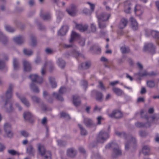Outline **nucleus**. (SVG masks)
<instances>
[{
	"label": "nucleus",
	"mask_w": 159,
	"mask_h": 159,
	"mask_svg": "<svg viewBox=\"0 0 159 159\" xmlns=\"http://www.w3.org/2000/svg\"><path fill=\"white\" fill-rule=\"evenodd\" d=\"M130 1L127 0L124 3L125 11L126 13H129L130 9Z\"/></svg>",
	"instance_id": "nucleus-18"
},
{
	"label": "nucleus",
	"mask_w": 159,
	"mask_h": 159,
	"mask_svg": "<svg viewBox=\"0 0 159 159\" xmlns=\"http://www.w3.org/2000/svg\"><path fill=\"white\" fill-rule=\"evenodd\" d=\"M91 28L92 31L95 32L96 30L95 25L93 24H92L91 25Z\"/></svg>",
	"instance_id": "nucleus-53"
},
{
	"label": "nucleus",
	"mask_w": 159,
	"mask_h": 159,
	"mask_svg": "<svg viewBox=\"0 0 159 159\" xmlns=\"http://www.w3.org/2000/svg\"><path fill=\"white\" fill-rule=\"evenodd\" d=\"M112 90L113 92L118 96L121 95L123 93V91L118 88L113 87Z\"/></svg>",
	"instance_id": "nucleus-27"
},
{
	"label": "nucleus",
	"mask_w": 159,
	"mask_h": 159,
	"mask_svg": "<svg viewBox=\"0 0 159 159\" xmlns=\"http://www.w3.org/2000/svg\"><path fill=\"white\" fill-rule=\"evenodd\" d=\"M20 134L22 135L24 137H27L29 136L28 133L25 131L22 130L20 131Z\"/></svg>",
	"instance_id": "nucleus-50"
},
{
	"label": "nucleus",
	"mask_w": 159,
	"mask_h": 159,
	"mask_svg": "<svg viewBox=\"0 0 159 159\" xmlns=\"http://www.w3.org/2000/svg\"><path fill=\"white\" fill-rule=\"evenodd\" d=\"M130 21L132 29L136 30L138 28V24L134 18L131 17L130 18Z\"/></svg>",
	"instance_id": "nucleus-13"
},
{
	"label": "nucleus",
	"mask_w": 159,
	"mask_h": 159,
	"mask_svg": "<svg viewBox=\"0 0 159 159\" xmlns=\"http://www.w3.org/2000/svg\"><path fill=\"white\" fill-rule=\"evenodd\" d=\"M13 86L12 84H10L5 94L0 98L1 100L5 101V107H9V108H7V111L8 112H11L13 110L11 104L9 102V99L12 97V89Z\"/></svg>",
	"instance_id": "nucleus-1"
},
{
	"label": "nucleus",
	"mask_w": 159,
	"mask_h": 159,
	"mask_svg": "<svg viewBox=\"0 0 159 159\" xmlns=\"http://www.w3.org/2000/svg\"><path fill=\"white\" fill-rule=\"evenodd\" d=\"M13 65L14 69L15 70H16L19 67V64L18 63L17 60L16 58L13 59Z\"/></svg>",
	"instance_id": "nucleus-39"
},
{
	"label": "nucleus",
	"mask_w": 159,
	"mask_h": 159,
	"mask_svg": "<svg viewBox=\"0 0 159 159\" xmlns=\"http://www.w3.org/2000/svg\"><path fill=\"white\" fill-rule=\"evenodd\" d=\"M81 131V134L82 135H85L87 134V132L82 127V125L80 124L78 125Z\"/></svg>",
	"instance_id": "nucleus-42"
},
{
	"label": "nucleus",
	"mask_w": 159,
	"mask_h": 159,
	"mask_svg": "<svg viewBox=\"0 0 159 159\" xmlns=\"http://www.w3.org/2000/svg\"><path fill=\"white\" fill-rule=\"evenodd\" d=\"M23 116L24 119L30 121L33 116L32 114L29 111H26L24 113Z\"/></svg>",
	"instance_id": "nucleus-20"
},
{
	"label": "nucleus",
	"mask_w": 159,
	"mask_h": 159,
	"mask_svg": "<svg viewBox=\"0 0 159 159\" xmlns=\"http://www.w3.org/2000/svg\"><path fill=\"white\" fill-rule=\"evenodd\" d=\"M120 51L123 53H125L129 52V49L128 47L124 46L120 48Z\"/></svg>",
	"instance_id": "nucleus-38"
},
{
	"label": "nucleus",
	"mask_w": 159,
	"mask_h": 159,
	"mask_svg": "<svg viewBox=\"0 0 159 159\" xmlns=\"http://www.w3.org/2000/svg\"><path fill=\"white\" fill-rule=\"evenodd\" d=\"M24 65V70L25 71H29L31 69V65L30 63L26 60H24L23 61Z\"/></svg>",
	"instance_id": "nucleus-14"
},
{
	"label": "nucleus",
	"mask_w": 159,
	"mask_h": 159,
	"mask_svg": "<svg viewBox=\"0 0 159 159\" xmlns=\"http://www.w3.org/2000/svg\"><path fill=\"white\" fill-rule=\"evenodd\" d=\"M116 134L119 136H124L125 135V133L124 132H120L118 131H116L115 132Z\"/></svg>",
	"instance_id": "nucleus-56"
},
{
	"label": "nucleus",
	"mask_w": 159,
	"mask_h": 159,
	"mask_svg": "<svg viewBox=\"0 0 159 159\" xmlns=\"http://www.w3.org/2000/svg\"><path fill=\"white\" fill-rule=\"evenodd\" d=\"M16 94L25 106L28 107L30 106V104L29 102L25 98L19 94L18 93H16Z\"/></svg>",
	"instance_id": "nucleus-11"
},
{
	"label": "nucleus",
	"mask_w": 159,
	"mask_h": 159,
	"mask_svg": "<svg viewBox=\"0 0 159 159\" xmlns=\"http://www.w3.org/2000/svg\"><path fill=\"white\" fill-rule=\"evenodd\" d=\"M67 155L70 157H73L76 154V152L75 150L73 148L68 149L67 151Z\"/></svg>",
	"instance_id": "nucleus-21"
},
{
	"label": "nucleus",
	"mask_w": 159,
	"mask_h": 159,
	"mask_svg": "<svg viewBox=\"0 0 159 159\" xmlns=\"http://www.w3.org/2000/svg\"><path fill=\"white\" fill-rule=\"evenodd\" d=\"M136 140L134 138L131 137V141L129 142V144H131L132 143L134 144L136 143Z\"/></svg>",
	"instance_id": "nucleus-58"
},
{
	"label": "nucleus",
	"mask_w": 159,
	"mask_h": 159,
	"mask_svg": "<svg viewBox=\"0 0 159 159\" xmlns=\"http://www.w3.org/2000/svg\"><path fill=\"white\" fill-rule=\"evenodd\" d=\"M84 124L87 126L91 125L93 123V121L91 119L88 118H85L84 120Z\"/></svg>",
	"instance_id": "nucleus-32"
},
{
	"label": "nucleus",
	"mask_w": 159,
	"mask_h": 159,
	"mask_svg": "<svg viewBox=\"0 0 159 159\" xmlns=\"http://www.w3.org/2000/svg\"><path fill=\"white\" fill-rule=\"evenodd\" d=\"M106 148H111L112 149V156L115 158L121 154V151L118 145L115 143H111L107 144L105 146Z\"/></svg>",
	"instance_id": "nucleus-3"
},
{
	"label": "nucleus",
	"mask_w": 159,
	"mask_h": 159,
	"mask_svg": "<svg viewBox=\"0 0 159 159\" xmlns=\"http://www.w3.org/2000/svg\"><path fill=\"white\" fill-rule=\"evenodd\" d=\"M74 49L72 51L71 54L72 56L77 57L80 56V54L76 50L77 48L76 47H74Z\"/></svg>",
	"instance_id": "nucleus-34"
},
{
	"label": "nucleus",
	"mask_w": 159,
	"mask_h": 159,
	"mask_svg": "<svg viewBox=\"0 0 159 159\" xmlns=\"http://www.w3.org/2000/svg\"><path fill=\"white\" fill-rule=\"evenodd\" d=\"M93 94H96V98L97 100L99 101H101L102 98V93L99 92H98L96 90H93L92 92Z\"/></svg>",
	"instance_id": "nucleus-19"
},
{
	"label": "nucleus",
	"mask_w": 159,
	"mask_h": 159,
	"mask_svg": "<svg viewBox=\"0 0 159 159\" xmlns=\"http://www.w3.org/2000/svg\"><path fill=\"white\" fill-rule=\"evenodd\" d=\"M142 152L144 155H148L150 152V148L148 146H144L142 149Z\"/></svg>",
	"instance_id": "nucleus-28"
},
{
	"label": "nucleus",
	"mask_w": 159,
	"mask_h": 159,
	"mask_svg": "<svg viewBox=\"0 0 159 159\" xmlns=\"http://www.w3.org/2000/svg\"><path fill=\"white\" fill-rule=\"evenodd\" d=\"M134 11L136 15L140 16L143 12V8L140 5L137 4L134 7Z\"/></svg>",
	"instance_id": "nucleus-10"
},
{
	"label": "nucleus",
	"mask_w": 159,
	"mask_h": 159,
	"mask_svg": "<svg viewBox=\"0 0 159 159\" xmlns=\"http://www.w3.org/2000/svg\"><path fill=\"white\" fill-rule=\"evenodd\" d=\"M119 83V81H115L113 82H111L110 83V84L112 86H114L117 84Z\"/></svg>",
	"instance_id": "nucleus-57"
},
{
	"label": "nucleus",
	"mask_w": 159,
	"mask_h": 159,
	"mask_svg": "<svg viewBox=\"0 0 159 159\" xmlns=\"http://www.w3.org/2000/svg\"><path fill=\"white\" fill-rule=\"evenodd\" d=\"M13 39L15 42L18 44L22 43L24 41V38L21 36L15 37Z\"/></svg>",
	"instance_id": "nucleus-30"
},
{
	"label": "nucleus",
	"mask_w": 159,
	"mask_h": 159,
	"mask_svg": "<svg viewBox=\"0 0 159 159\" xmlns=\"http://www.w3.org/2000/svg\"><path fill=\"white\" fill-rule=\"evenodd\" d=\"M45 52L47 54H51L52 52V50L49 48H47L45 49Z\"/></svg>",
	"instance_id": "nucleus-62"
},
{
	"label": "nucleus",
	"mask_w": 159,
	"mask_h": 159,
	"mask_svg": "<svg viewBox=\"0 0 159 159\" xmlns=\"http://www.w3.org/2000/svg\"><path fill=\"white\" fill-rule=\"evenodd\" d=\"M149 74L146 71L144 70L143 73L141 72L139 73L138 74V75L140 77H143L144 76H146L149 75Z\"/></svg>",
	"instance_id": "nucleus-49"
},
{
	"label": "nucleus",
	"mask_w": 159,
	"mask_h": 159,
	"mask_svg": "<svg viewBox=\"0 0 159 159\" xmlns=\"http://www.w3.org/2000/svg\"><path fill=\"white\" fill-rule=\"evenodd\" d=\"M127 20L125 18H122L121 20L120 23L119 25V27L120 29H123L126 26L127 23Z\"/></svg>",
	"instance_id": "nucleus-22"
},
{
	"label": "nucleus",
	"mask_w": 159,
	"mask_h": 159,
	"mask_svg": "<svg viewBox=\"0 0 159 159\" xmlns=\"http://www.w3.org/2000/svg\"><path fill=\"white\" fill-rule=\"evenodd\" d=\"M81 84L84 88H85L87 87V83L86 81L83 80L81 81Z\"/></svg>",
	"instance_id": "nucleus-54"
},
{
	"label": "nucleus",
	"mask_w": 159,
	"mask_h": 159,
	"mask_svg": "<svg viewBox=\"0 0 159 159\" xmlns=\"http://www.w3.org/2000/svg\"><path fill=\"white\" fill-rule=\"evenodd\" d=\"M109 133L108 130L107 131H106L104 130L101 131L97 138L98 142L101 143L104 142L109 138Z\"/></svg>",
	"instance_id": "nucleus-4"
},
{
	"label": "nucleus",
	"mask_w": 159,
	"mask_h": 159,
	"mask_svg": "<svg viewBox=\"0 0 159 159\" xmlns=\"http://www.w3.org/2000/svg\"><path fill=\"white\" fill-rule=\"evenodd\" d=\"M99 88H100L102 90H105V88L103 86L102 83L101 82H99V85L98 86Z\"/></svg>",
	"instance_id": "nucleus-55"
},
{
	"label": "nucleus",
	"mask_w": 159,
	"mask_h": 159,
	"mask_svg": "<svg viewBox=\"0 0 159 159\" xmlns=\"http://www.w3.org/2000/svg\"><path fill=\"white\" fill-rule=\"evenodd\" d=\"M68 27L67 25L63 26L58 31V34L59 35L63 36L65 35L68 30Z\"/></svg>",
	"instance_id": "nucleus-12"
},
{
	"label": "nucleus",
	"mask_w": 159,
	"mask_h": 159,
	"mask_svg": "<svg viewBox=\"0 0 159 159\" xmlns=\"http://www.w3.org/2000/svg\"><path fill=\"white\" fill-rule=\"evenodd\" d=\"M79 38H80L79 34L74 31H72L71 34V38L69 40V42L71 43L74 41Z\"/></svg>",
	"instance_id": "nucleus-16"
},
{
	"label": "nucleus",
	"mask_w": 159,
	"mask_h": 159,
	"mask_svg": "<svg viewBox=\"0 0 159 159\" xmlns=\"http://www.w3.org/2000/svg\"><path fill=\"white\" fill-rule=\"evenodd\" d=\"M38 150L42 156L45 155L44 159H51V155L50 152L46 151L43 145L39 144L38 146Z\"/></svg>",
	"instance_id": "nucleus-5"
},
{
	"label": "nucleus",
	"mask_w": 159,
	"mask_h": 159,
	"mask_svg": "<svg viewBox=\"0 0 159 159\" xmlns=\"http://www.w3.org/2000/svg\"><path fill=\"white\" fill-rule=\"evenodd\" d=\"M26 152L29 154H32L34 153V150L32 145H30L27 147Z\"/></svg>",
	"instance_id": "nucleus-33"
},
{
	"label": "nucleus",
	"mask_w": 159,
	"mask_h": 159,
	"mask_svg": "<svg viewBox=\"0 0 159 159\" xmlns=\"http://www.w3.org/2000/svg\"><path fill=\"white\" fill-rule=\"evenodd\" d=\"M150 34L154 37L159 38V32L155 30L149 31Z\"/></svg>",
	"instance_id": "nucleus-35"
},
{
	"label": "nucleus",
	"mask_w": 159,
	"mask_h": 159,
	"mask_svg": "<svg viewBox=\"0 0 159 159\" xmlns=\"http://www.w3.org/2000/svg\"><path fill=\"white\" fill-rule=\"evenodd\" d=\"M8 153L11 155H19L20 153L17 152L16 151L14 150H8Z\"/></svg>",
	"instance_id": "nucleus-47"
},
{
	"label": "nucleus",
	"mask_w": 159,
	"mask_h": 159,
	"mask_svg": "<svg viewBox=\"0 0 159 159\" xmlns=\"http://www.w3.org/2000/svg\"><path fill=\"white\" fill-rule=\"evenodd\" d=\"M91 65L90 62H87L85 63H82L81 65V67L83 69H87Z\"/></svg>",
	"instance_id": "nucleus-36"
},
{
	"label": "nucleus",
	"mask_w": 159,
	"mask_h": 159,
	"mask_svg": "<svg viewBox=\"0 0 159 159\" xmlns=\"http://www.w3.org/2000/svg\"><path fill=\"white\" fill-rule=\"evenodd\" d=\"M41 61V60L40 58L38 57L36 58L35 60V63L37 64H39Z\"/></svg>",
	"instance_id": "nucleus-63"
},
{
	"label": "nucleus",
	"mask_w": 159,
	"mask_h": 159,
	"mask_svg": "<svg viewBox=\"0 0 159 159\" xmlns=\"http://www.w3.org/2000/svg\"><path fill=\"white\" fill-rule=\"evenodd\" d=\"M58 66L61 68H64L65 65V61L61 58H58L57 61Z\"/></svg>",
	"instance_id": "nucleus-26"
},
{
	"label": "nucleus",
	"mask_w": 159,
	"mask_h": 159,
	"mask_svg": "<svg viewBox=\"0 0 159 159\" xmlns=\"http://www.w3.org/2000/svg\"><path fill=\"white\" fill-rule=\"evenodd\" d=\"M4 130L7 136L8 137H11L12 136V134L11 131V126L9 123H5L4 126Z\"/></svg>",
	"instance_id": "nucleus-8"
},
{
	"label": "nucleus",
	"mask_w": 159,
	"mask_h": 159,
	"mask_svg": "<svg viewBox=\"0 0 159 159\" xmlns=\"http://www.w3.org/2000/svg\"><path fill=\"white\" fill-rule=\"evenodd\" d=\"M73 102L75 106H78L80 104V99L78 95H76L73 96Z\"/></svg>",
	"instance_id": "nucleus-15"
},
{
	"label": "nucleus",
	"mask_w": 159,
	"mask_h": 159,
	"mask_svg": "<svg viewBox=\"0 0 159 159\" xmlns=\"http://www.w3.org/2000/svg\"><path fill=\"white\" fill-rule=\"evenodd\" d=\"M5 66V64L3 62L0 61V69H2Z\"/></svg>",
	"instance_id": "nucleus-60"
},
{
	"label": "nucleus",
	"mask_w": 159,
	"mask_h": 159,
	"mask_svg": "<svg viewBox=\"0 0 159 159\" xmlns=\"http://www.w3.org/2000/svg\"><path fill=\"white\" fill-rule=\"evenodd\" d=\"M23 52L24 53L27 55H30L32 53V52L29 49L25 48L23 50Z\"/></svg>",
	"instance_id": "nucleus-44"
},
{
	"label": "nucleus",
	"mask_w": 159,
	"mask_h": 159,
	"mask_svg": "<svg viewBox=\"0 0 159 159\" xmlns=\"http://www.w3.org/2000/svg\"><path fill=\"white\" fill-rule=\"evenodd\" d=\"M98 19L99 27L101 29H102L106 27L105 23L103 22L107 20L111 16L110 13L103 12L101 13L100 15L97 14Z\"/></svg>",
	"instance_id": "nucleus-2"
},
{
	"label": "nucleus",
	"mask_w": 159,
	"mask_h": 159,
	"mask_svg": "<svg viewBox=\"0 0 159 159\" xmlns=\"http://www.w3.org/2000/svg\"><path fill=\"white\" fill-rule=\"evenodd\" d=\"M147 84L148 86L150 88L153 87L155 85V84L152 81H149L147 82Z\"/></svg>",
	"instance_id": "nucleus-48"
},
{
	"label": "nucleus",
	"mask_w": 159,
	"mask_h": 159,
	"mask_svg": "<svg viewBox=\"0 0 159 159\" xmlns=\"http://www.w3.org/2000/svg\"><path fill=\"white\" fill-rule=\"evenodd\" d=\"M154 48V46L152 43H145L144 46V49L146 51H150Z\"/></svg>",
	"instance_id": "nucleus-25"
},
{
	"label": "nucleus",
	"mask_w": 159,
	"mask_h": 159,
	"mask_svg": "<svg viewBox=\"0 0 159 159\" xmlns=\"http://www.w3.org/2000/svg\"><path fill=\"white\" fill-rule=\"evenodd\" d=\"M88 3L90 5V7L92 11H93L95 7V5L93 4H92L90 2H88Z\"/></svg>",
	"instance_id": "nucleus-59"
},
{
	"label": "nucleus",
	"mask_w": 159,
	"mask_h": 159,
	"mask_svg": "<svg viewBox=\"0 0 159 159\" xmlns=\"http://www.w3.org/2000/svg\"><path fill=\"white\" fill-rule=\"evenodd\" d=\"M49 80L51 87L52 88H56L57 86V84L54 78L52 77H49Z\"/></svg>",
	"instance_id": "nucleus-23"
},
{
	"label": "nucleus",
	"mask_w": 159,
	"mask_h": 159,
	"mask_svg": "<svg viewBox=\"0 0 159 159\" xmlns=\"http://www.w3.org/2000/svg\"><path fill=\"white\" fill-rule=\"evenodd\" d=\"M145 118L148 120H151L152 121H154L155 120H157L159 118V114H156L155 115L152 117H148L146 116H145Z\"/></svg>",
	"instance_id": "nucleus-31"
},
{
	"label": "nucleus",
	"mask_w": 159,
	"mask_h": 159,
	"mask_svg": "<svg viewBox=\"0 0 159 159\" xmlns=\"http://www.w3.org/2000/svg\"><path fill=\"white\" fill-rule=\"evenodd\" d=\"M104 119L101 116H98L97 118V125H100L101 124V122L104 120Z\"/></svg>",
	"instance_id": "nucleus-40"
},
{
	"label": "nucleus",
	"mask_w": 159,
	"mask_h": 159,
	"mask_svg": "<svg viewBox=\"0 0 159 159\" xmlns=\"http://www.w3.org/2000/svg\"><path fill=\"white\" fill-rule=\"evenodd\" d=\"M51 16L50 14L49 13L43 15H42L41 17L44 20H47L49 19Z\"/></svg>",
	"instance_id": "nucleus-46"
},
{
	"label": "nucleus",
	"mask_w": 159,
	"mask_h": 159,
	"mask_svg": "<svg viewBox=\"0 0 159 159\" xmlns=\"http://www.w3.org/2000/svg\"><path fill=\"white\" fill-rule=\"evenodd\" d=\"M30 87L31 90L34 92L35 93L39 92V89L34 83H31L30 84Z\"/></svg>",
	"instance_id": "nucleus-29"
},
{
	"label": "nucleus",
	"mask_w": 159,
	"mask_h": 159,
	"mask_svg": "<svg viewBox=\"0 0 159 159\" xmlns=\"http://www.w3.org/2000/svg\"><path fill=\"white\" fill-rule=\"evenodd\" d=\"M36 44V40L34 38H32L31 39V45L34 46Z\"/></svg>",
	"instance_id": "nucleus-52"
},
{
	"label": "nucleus",
	"mask_w": 159,
	"mask_h": 159,
	"mask_svg": "<svg viewBox=\"0 0 159 159\" xmlns=\"http://www.w3.org/2000/svg\"><path fill=\"white\" fill-rule=\"evenodd\" d=\"M121 112L119 111L115 110L113 111L111 114H109V116L111 118H119L122 116Z\"/></svg>",
	"instance_id": "nucleus-9"
},
{
	"label": "nucleus",
	"mask_w": 159,
	"mask_h": 159,
	"mask_svg": "<svg viewBox=\"0 0 159 159\" xmlns=\"http://www.w3.org/2000/svg\"><path fill=\"white\" fill-rule=\"evenodd\" d=\"M129 143L128 142H126L125 143V148L126 150H127L129 149Z\"/></svg>",
	"instance_id": "nucleus-64"
},
{
	"label": "nucleus",
	"mask_w": 159,
	"mask_h": 159,
	"mask_svg": "<svg viewBox=\"0 0 159 159\" xmlns=\"http://www.w3.org/2000/svg\"><path fill=\"white\" fill-rule=\"evenodd\" d=\"M87 25H82L81 24H76L75 28L81 32H83L86 30L88 28Z\"/></svg>",
	"instance_id": "nucleus-17"
},
{
	"label": "nucleus",
	"mask_w": 159,
	"mask_h": 159,
	"mask_svg": "<svg viewBox=\"0 0 159 159\" xmlns=\"http://www.w3.org/2000/svg\"><path fill=\"white\" fill-rule=\"evenodd\" d=\"M31 98L32 100L35 102H39V99L36 96H32Z\"/></svg>",
	"instance_id": "nucleus-51"
},
{
	"label": "nucleus",
	"mask_w": 159,
	"mask_h": 159,
	"mask_svg": "<svg viewBox=\"0 0 159 159\" xmlns=\"http://www.w3.org/2000/svg\"><path fill=\"white\" fill-rule=\"evenodd\" d=\"M29 77L33 82H36L39 84H41L43 82V78L40 77L37 74L31 75Z\"/></svg>",
	"instance_id": "nucleus-7"
},
{
	"label": "nucleus",
	"mask_w": 159,
	"mask_h": 159,
	"mask_svg": "<svg viewBox=\"0 0 159 159\" xmlns=\"http://www.w3.org/2000/svg\"><path fill=\"white\" fill-rule=\"evenodd\" d=\"M66 90V89L64 87H61L59 89V94L56 93H53L52 95L58 100L61 101L63 100V98L61 94L65 93Z\"/></svg>",
	"instance_id": "nucleus-6"
},
{
	"label": "nucleus",
	"mask_w": 159,
	"mask_h": 159,
	"mask_svg": "<svg viewBox=\"0 0 159 159\" xmlns=\"http://www.w3.org/2000/svg\"><path fill=\"white\" fill-rule=\"evenodd\" d=\"M57 16V21L59 22L61 20V19L63 16L62 13L60 11H57L56 13Z\"/></svg>",
	"instance_id": "nucleus-41"
},
{
	"label": "nucleus",
	"mask_w": 159,
	"mask_h": 159,
	"mask_svg": "<svg viewBox=\"0 0 159 159\" xmlns=\"http://www.w3.org/2000/svg\"><path fill=\"white\" fill-rule=\"evenodd\" d=\"M6 30L8 32H12L14 31L15 29L9 25H6L5 26Z\"/></svg>",
	"instance_id": "nucleus-45"
},
{
	"label": "nucleus",
	"mask_w": 159,
	"mask_h": 159,
	"mask_svg": "<svg viewBox=\"0 0 159 159\" xmlns=\"http://www.w3.org/2000/svg\"><path fill=\"white\" fill-rule=\"evenodd\" d=\"M135 126L138 127H141L142 126H145L146 127H149L150 126L149 125H147V124L145 125L142 123L137 122L135 124Z\"/></svg>",
	"instance_id": "nucleus-43"
},
{
	"label": "nucleus",
	"mask_w": 159,
	"mask_h": 159,
	"mask_svg": "<svg viewBox=\"0 0 159 159\" xmlns=\"http://www.w3.org/2000/svg\"><path fill=\"white\" fill-rule=\"evenodd\" d=\"M70 16H74L75 13V6H72L70 9L66 10Z\"/></svg>",
	"instance_id": "nucleus-24"
},
{
	"label": "nucleus",
	"mask_w": 159,
	"mask_h": 159,
	"mask_svg": "<svg viewBox=\"0 0 159 159\" xmlns=\"http://www.w3.org/2000/svg\"><path fill=\"white\" fill-rule=\"evenodd\" d=\"M85 43V40L84 39L82 38L81 39V40L80 42V45L83 46L84 45Z\"/></svg>",
	"instance_id": "nucleus-61"
},
{
	"label": "nucleus",
	"mask_w": 159,
	"mask_h": 159,
	"mask_svg": "<svg viewBox=\"0 0 159 159\" xmlns=\"http://www.w3.org/2000/svg\"><path fill=\"white\" fill-rule=\"evenodd\" d=\"M50 63V62H46L44 64L41 68V73L42 75H44L45 73V69L47 65Z\"/></svg>",
	"instance_id": "nucleus-37"
}]
</instances>
